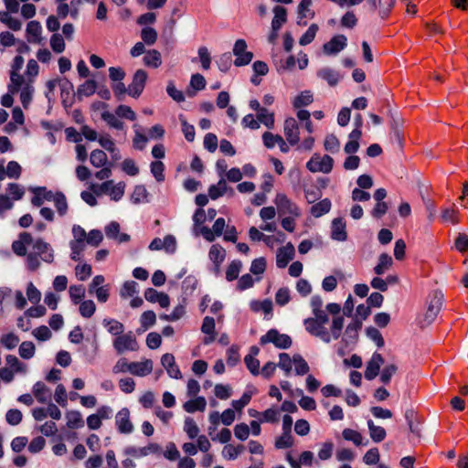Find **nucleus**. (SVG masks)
<instances>
[{"label": "nucleus", "mask_w": 468, "mask_h": 468, "mask_svg": "<svg viewBox=\"0 0 468 468\" xmlns=\"http://www.w3.org/2000/svg\"><path fill=\"white\" fill-rule=\"evenodd\" d=\"M329 317L324 310L314 314V317L306 318L303 321L306 331L320 338L324 343L329 344L332 339H338L344 327V317L335 316L332 319L330 330L325 327Z\"/></svg>", "instance_id": "obj_1"}, {"label": "nucleus", "mask_w": 468, "mask_h": 468, "mask_svg": "<svg viewBox=\"0 0 468 468\" xmlns=\"http://www.w3.org/2000/svg\"><path fill=\"white\" fill-rule=\"evenodd\" d=\"M39 258L47 263H51L54 261V250L51 245L42 239L33 240L32 251L27 255L26 259L27 270L37 271L40 266Z\"/></svg>", "instance_id": "obj_2"}, {"label": "nucleus", "mask_w": 468, "mask_h": 468, "mask_svg": "<svg viewBox=\"0 0 468 468\" xmlns=\"http://www.w3.org/2000/svg\"><path fill=\"white\" fill-rule=\"evenodd\" d=\"M112 346L118 355L128 351H137L139 349V344L133 331L127 333L123 332L118 337H114Z\"/></svg>", "instance_id": "obj_3"}, {"label": "nucleus", "mask_w": 468, "mask_h": 468, "mask_svg": "<svg viewBox=\"0 0 468 468\" xmlns=\"http://www.w3.org/2000/svg\"><path fill=\"white\" fill-rule=\"evenodd\" d=\"M334 166V159L328 155H321L314 154L310 160L306 163V168L312 173L329 174Z\"/></svg>", "instance_id": "obj_4"}, {"label": "nucleus", "mask_w": 468, "mask_h": 468, "mask_svg": "<svg viewBox=\"0 0 468 468\" xmlns=\"http://www.w3.org/2000/svg\"><path fill=\"white\" fill-rule=\"evenodd\" d=\"M444 303V296L441 291H433L428 297V308L424 315L426 324H431L440 313Z\"/></svg>", "instance_id": "obj_5"}, {"label": "nucleus", "mask_w": 468, "mask_h": 468, "mask_svg": "<svg viewBox=\"0 0 468 468\" xmlns=\"http://www.w3.org/2000/svg\"><path fill=\"white\" fill-rule=\"evenodd\" d=\"M261 345L272 343L276 347L287 349L292 346V339L288 335L280 334L277 329H270L260 338Z\"/></svg>", "instance_id": "obj_6"}, {"label": "nucleus", "mask_w": 468, "mask_h": 468, "mask_svg": "<svg viewBox=\"0 0 468 468\" xmlns=\"http://www.w3.org/2000/svg\"><path fill=\"white\" fill-rule=\"evenodd\" d=\"M274 203L277 206L280 214H288L293 217H300L301 215L298 206L289 199L283 193H278L276 195Z\"/></svg>", "instance_id": "obj_7"}, {"label": "nucleus", "mask_w": 468, "mask_h": 468, "mask_svg": "<svg viewBox=\"0 0 468 468\" xmlns=\"http://www.w3.org/2000/svg\"><path fill=\"white\" fill-rule=\"evenodd\" d=\"M147 72L144 69H137L133 77L131 84L128 86V94L133 98L139 97L147 80Z\"/></svg>", "instance_id": "obj_8"}, {"label": "nucleus", "mask_w": 468, "mask_h": 468, "mask_svg": "<svg viewBox=\"0 0 468 468\" xmlns=\"http://www.w3.org/2000/svg\"><path fill=\"white\" fill-rule=\"evenodd\" d=\"M115 425L120 433L130 434L133 431V424L130 420V411L122 408L115 416Z\"/></svg>", "instance_id": "obj_9"}, {"label": "nucleus", "mask_w": 468, "mask_h": 468, "mask_svg": "<svg viewBox=\"0 0 468 468\" xmlns=\"http://www.w3.org/2000/svg\"><path fill=\"white\" fill-rule=\"evenodd\" d=\"M29 191L33 194L31 204L37 207H41L45 201H52L55 195V193L45 186L30 187Z\"/></svg>", "instance_id": "obj_10"}, {"label": "nucleus", "mask_w": 468, "mask_h": 468, "mask_svg": "<svg viewBox=\"0 0 468 468\" xmlns=\"http://www.w3.org/2000/svg\"><path fill=\"white\" fill-rule=\"evenodd\" d=\"M284 135L291 145H295L300 141L299 125L296 120L289 117L284 121Z\"/></svg>", "instance_id": "obj_11"}, {"label": "nucleus", "mask_w": 468, "mask_h": 468, "mask_svg": "<svg viewBox=\"0 0 468 468\" xmlns=\"http://www.w3.org/2000/svg\"><path fill=\"white\" fill-rule=\"evenodd\" d=\"M347 45V38L344 35H336L324 44L323 50L326 55H335Z\"/></svg>", "instance_id": "obj_12"}, {"label": "nucleus", "mask_w": 468, "mask_h": 468, "mask_svg": "<svg viewBox=\"0 0 468 468\" xmlns=\"http://www.w3.org/2000/svg\"><path fill=\"white\" fill-rule=\"evenodd\" d=\"M295 255V249L291 242L280 248L276 255V265L280 269L285 268L288 263L293 259Z\"/></svg>", "instance_id": "obj_13"}, {"label": "nucleus", "mask_w": 468, "mask_h": 468, "mask_svg": "<svg viewBox=\"0 0 468 468\" xmlns=\"http://www.w3.org/2000/svg\"><path fill=\"white\" fill-rule=\"evenodd\" d=\"M384 364V358L381 354L375 352L370 360L367 364V368L365 371V378L367 380L374 379L378 374L380 370V367Z\"/></svg>", "instance_id": "obj_14"}, {"label": "nucleus", "mask_w": 468, "mask_h": 468, "mask_svg": "<svg viewBox=\"0 0 468 468\" xmlns=\"http://www.w3.org/2000/svg\"><path fill=\"white\" fill-rule=\"evenodd\" d=\"M225 226V219L223 218H218L215 221L212 229L207 227H202L200 229V233L207 241L212 242L215 240V236L222 235Z\"/></svg>", "instance_id": "obj_15"}, {"label": "nucleus", "mask_w": 468, "mask_h": 468, "mask_svg": "<svg viewBox=\"0 0 468 468\" xmlns=\"http://www.w3.org/2000/svg\"><path fill=\"white\" fill-rule=\"evenodd\" d=\"M161 364L165 368L168 376L172 378L179 379L182 378V373L176 364L175 356L172 354L166 353L161 357Z\"/></svg>", "instance_id": "obj_16"}, {"label": "nucleus", "mask_w": 468, "mask_h": 468, "mask_svg": "<svg viewBox=\"0 0 468 468\" xmlns=\"http://www.w3.org/2000/svg\"><path fill=\"white\" fill-rule=\"evenodd\" d=\"M33 244V238L28 232H22L19 234V239L15 240L12 244V250L17 256H26L27 246Z\"/></svg>", "instance_id": "obj_17"}, {"label": "nucleus", "mask_w": 468, "mask_h": 468, "mask_svg": "<svg viewBox=\"0 0 468 468\" xmlns=\"http://www.w3.org/2000/svg\"><path fill=\"white\" fill-rule=\"evenodd\" d=\"M144 298L150 303H158L162 308H166L170 304V298L166 293L160 292L153 288L145 290Z\"/></svg>", "instance_id": "obj_18"}, {"label": "nucleus", "mask_w": 468, "mask_h": 468, "mask_svg": "<svg viewBox=\"0 0 468 468\" xmlns=\"http://www.w3.org/2000/svg\"><path fill=\"white\" fill-rule=\"evenodd\" d=\"M331 238L337 241L346 240V222L342 218L333 219L331 225Z\"/></svg>", "instance_id": "obj_19"}, {"label": "nucleus", "mask_w": 468, "mask_h": 468, "mask_svg": "<svg viewBox=\"0 0 468 468\" xmlns=\"http://www.w3.org/2000/svg\"><path fill=\"white\" fill-rule=\"evenodd\" d=\"M313 4L312 0H302L297 8L298 20L297 24L299 26H305L306 21H303L304 18H314V12L311 10V5Z\"/></svg>", "instance_id": "obj_20"}, {"label": "nucleus", "mask_w": 468, "mask_h": 468, "mask_svg": "<svg viewBox=\"0 0 468 468\" xmlns=\"http://www.w3.org/2000/svg\"><path fill=\"white\" fill-rule=\"evenodd\" d=\"M153 370V362L151 359H145L141 362H131L130 373L138 376L145 377Z\"/></svg>", "instance_id": "obj_21"}, {"label": "nucleus", "mask_w": 468, "mask_h": 468, "mask_svg": "<svg viewBox=\"0 0 468 468\" xmlns=\"http://www.w3.org/2000/svg\"><path fill=\"white\" fill-rule=\"evenodd\" d=\"M201 331L206 335L203 340L205 345H210L215 341V320L213 317L206 316L203 319Z\"/></svg>", "instance_id": "obj_22"}, {"label": "nucleus", "mask_w": 468, "mask_h": 468, "mask_svg": "<svg viewBox=\"0 0 468 468\" xmlns=\"http://www.w3.org/2000/svg\"><path fill=\"white\" fill-rule=\"evenodd\" d=\"M33 395L39 403H46L51 399V390L43 382L37 381L33 386Z\"/></svg>", "instance_id": "obj_23"}, {"label": "nucleus", "mask_w": 468, "mask_h": 468, "mask_svg": "<svg viewBox=\"0 0 468 468\" xmlns=\"http://www.w3.org/2000/svg\"><path fill=\"white\" fill-rule=\"evenodd\" d=\"M42 27L39 22L32 20L27 26V40L30 43L39 44L41 42Z\"/></svg>", "instance_id": "obj_24"}, {"label": "nucleus", "mask_w": 468, "mask_h": 468, "mask_svg": "<svg viewBox=\"0 0 468 468\" xmlns=\"http://www.w3.org/2000/svg\"><path fill=\"white\" fill-rule=\"evenodd\" d=\"M102 325L107 329L108 333L114 337H118L124 332V325L122 323L113 318H104Z\"/></svg>", "instance_id": "obj_25"}, {"label": "nucleus", "mask_w": 468, "mask_h": 468, "mask_svg": "<svg viewBox=\"0 0 468 468\" xmlns=\"http://www.w3.org/2000/svg\"><path fill=\"white\" fill-rule=\"evenodd\" d=\"M367 423L371 440L377 443L383 441L387 436L386 430L376 425L371 419H368Z\"/></svg>", "instance_id": "obj_26"}, {"label": "nucleus", "mask_w": 468, "mask_h": 468, "mask_svg": "<svg viewBox=\"0 0 468 468\" xmlns=\"http://www.w3.org/2000/svg\"><path fill=\"white\" fill-rule=\"evenodd\" d=\"M206 399L204 397H197L186 401L183 405V409L188 413H194L196 411H204L206 410Z\"/></svg>", "instance_id": "obj_27"}, {"label": "nucleus", "mask_w": 468, "mask_h": 468, "mask_svg": "<svg viewBox=\"0 0 468 468\" xmlns=\"http://www.w3.org/2000/svg\"><path fill=\"white\" fill-rule=\"evenodd\" d=\"M317 76L325 80L330 86H335L340 80L339 73L328 67L319 69L317 71Z\"/></svg>", "instance_id": "obj_28"}, {"label": "nucleus", "mask_w": 468, "mask_h": 468, "mask_svg": "<svg viewBox=\"0 0 468 468\" xmlns=\"http://www.w3.org/2000/svg\"><path fill=\"white\" fill-rule=\"evenodd\" d=\"M274 16L271 21V28L274 30H280L282 25L287 20V10L281 5H276L273 8Z\"/></svg>", "instance_id": "obj_29"}, {"label": "nucleus", "mask_w": 468, "mask_h": 468, "mask_svg": "<svg viewBox=\"0 0 468 468\" xmlns=\"http://www.w3.org/2000/svg\"><path fill=\"white\" fill-rule=\"evenodd\" d=\"M189 86L190 89L187 90L186 93L189 97H194L196 95V91H199L205 89L206 80L199 73L193 74L191 76Z\"/></svg>", "instance_id": "obj_30"}, {"label": "nucleus", "mask_w": 468, "mask_h": 468, "mask_svg": "<svg viewBox=\"0 0 468 468\" xmlns=\"http://www.w3.org/2000/svg\"><path fill=\"white\" fill-rule=\"evenodd\" d=\"M210 261H212L217 268L224 261L226 257L225 250L219 244L211 246L208 253Z\"/></svg>", "instance_id": "obj_31"}, {"label": "nucleus", "mask_w": 468, "mask_h": 468, "mask_svg": "<svg viewBox=\"0 0 468 468\" xmlns=\"http://www.w3.org/2000/svg\"><path fill=\"white\" fill-rule=\"evenodd\" d=\"M331 206V201L328 198H324L319 201L318 203L313 205L311 207L310 213L314 218H320L330 211Z\"/></svg>", "instance_id": "obj_32"}, {"label": "nucleus", "mask_w": 468, "mask_h": 468, "mask_svg": "<svg viewBox=\"0 0 468 468\" xmlns=\"http://www.w3.org/2000/svg\"><path fill=\"white\" fill-rule=\"evenodd\" d=\"M392 258L388 253H382L378 257V262L374 267V272L377 275L384 274L392 265Z\"/></svg>", "instance_id": "obj_33"}, {"label": "nucleus", "mask_w": 468, "mask_h": 468, "mask_svg": "<svg viewBox=\"0 0 468 468\" xmlns=\"http://www.w3.org/2000/svg\"><path fill=\"white\" fill-rule=\"evenodd\" d=\"M97 90V83L93 80H88L78 87L77 96L80 100L82 97H89Z\"/></svg>", "instance_id": "obj_34"}, {"label": "nucleus", "mask_w": 468, "mask_h": 468, "mask_svg": "<svg viewBox=\"0 0 468 468\" xmlns=\"http://www.w3.org/2000/svg\"><path fill=\"white\" fill-rule=\"evenodd\" d=\"M54 202L55 207L57 209L58 214L60 217H64L69 209L67 198L62 192H56L54 195V198L52 199Z\"/></svg>", "instance_id": "obj_35"}, {"label": "nucleus", "mask_w": 468, "mask_h": 468, "mask_svg": "<svg viewBox=\"0 0 468 468\" xmlns=\"http://www.w3.org/2000/svg\"><path fill=\"white\" fill-rule=\"evenodd\" d=\"M144 63L147 67L154 69L158 68L162 63L160 52L156 49H151L147 51L144 57Z\"/></svg>", "instance_id": "obj_36"}, {"label": "nucleus", "mask_w": 468, "mask_h": 468, "mask_svg": "<svg viewBox=\"0 0 468 468\" xmlns=\"http://www.w3.org/2000/svg\"><path fill=\"white\" fill-rule=\"evenodd\" d=\"M314 101L313 94L310 90L302 91L292 101V105L296 109H300L304 106H308Z\"/></svg>", "instance_id": "obj_37"}, {"label": "nucleus", "mask_w": 468, "mask_h": 468, "mask_svg": "<svg viewBox=\"0 0 468 468\" xmlns=\"http://www.w3.org/2000/svg\"><path fill=\"white\" fill-rule=\"evenodd\" d=\"M292 361L294 364V371L295 374L298 376H303L306 375L309 370V365L305 361V359L299 354H295L292 356Z\"/></svg>", "instance_id": "obj_38"}, {"label": "nucleus", "mask_w": 468, "mask_h": 468, "mask_svg": "<svg viewBox=\"0 0 468 468\" xmlns=\"http://www.w3.org/2000/svg\"><path fill=\"white\" fill-rule=\"evenodd\" d=\"M116 113H112L110 112H103L101 113V119L107 122V124L114 129L122 130L124 128V123L119 119Z\"/></svg>", "instance_id": "obj_39"}, {"label": "nucleus", "mask_w": 468, "mask_h": 468, "mask_svg": "<svg viewBox=\"0 0 468 468\" xmlns=\"http://www.w3.org/2000/svg\"><path fill=\"white\" fill-rule=\"evenodd\" d=\"M67 426L69 429H78L84 426V420L80 411H70L67 414Z\"/></svg>", "instance_id": "obj_40"}, {"label": "nucleus", "mask_w": 468, "mask_h": 468, "mask_svg": "<svg viewBox=\"0 0 468 468\" xmlns=\"http://www.w3.org/2000/svg\"><path fill=\"white\" fill-rule=\"evenodd\" d=\"M242 268V262L239 260L232 261L227 268L226 279L229 282H232L239 277L240 270Z\"/></svg>", "instance_id": "obj_41"}, {"label": "nucleus", "mask_w": 468, "mask_h": 468, "mask_svg": "<svg viewBox=\"0 0 468 468\" xmlns=\"http://www.w3.org/2000/svg\"><path fill=\"white\" fill-rule=\"evenodd\" d=\"M107 154L102 150H93L90 153V162L94 167H102L107 163Z\"/></svg>", "instance_id": "obj_42"}, {"label": "nucleus", "mask_w": 468, "mask_h": 468, "mask_svg": "<svg viewBox=\"0 0 468 468\" xmlns=\"http://www.w3.org/2000/svg\"><path fill=\"white\" fill-rule=\"evenodd\" d=\"M257 119L259 122H261L269 129H272L274 127V113H270L266 108H262L258 112Z\"/></svg>", "instance_id": "obj_43"}, {"label": "nucleus", "mask_w": 468, "mask_h": 468, "mask_svg": "<svg viewBox=\"0 0 468 468\" xmlns=\"http://www.w3.org/2000/svg\"><path fill=\"white\" fill-rule=\"evenodd\" d=\"M6 364L12 368L16 373H23L27 372V365L18 360L16 356L7 355L5 357Z\"/></svg>", "instance_id": "obj_44"}, {"label": "nucleus", "mask_w": 468, "mask_h": 468, "mask_svg": "<svg viewBox=\"0 0 468 468\" xmlns=\"http://www.w3.org/2000/svg\"><path fill=\"white\" fill-rule=\"evenodd\" d=\"M71 302L78 304L85 297V288L82 284L71 285L69 289Z\"/></svg>", "instance_id": "obj_45"}, {"label": "nucleus", "mask_w": 468, "mask_h": 468, "mask_svg": "<svg viewBox=\"0 0 468 468\" xmlns=\"http://www.w3.org/2000/svg\"><path fill=\"white\" fill-rule=\"evenodd\" d=\"M36 347L33 342L24 341L19 346V356L24 359H30L34 356Z\"/></svg>", "instance_id": "obj_46"}, {"label": "nucleus", "mask_w": 468, "mask_h": 468, "mask_svg": "<svg viewBox=\"0 0 468 468\" xmlns=\"http://www.w3.org/2000/svg\"><path fill=\"white\" fill-rule=\"evenodd\" d=\"M342 435L346 441H352L356 446L363 444V437L357 431L346 428L343 431Z\"/></svg>", "instance_id": "obj_47"}, {"label": "nucleus", "mask_w": 468, "mask_h": 468, "mask_svg": "<svg viewBox=\"0 0 468 468\" xmlns=\"http://www.w3.org/2000/svg\"><path fill=\"white\" fill-rule=\"evenodd\" d=\"M156 322V315L153 311H145L140 317V324L143 331L152 327Z\"/></svg>", "instance_id": "obj_48"}, {"label": "nucleus", "mask_w": 468, "mask_h": 468, "mask_svg": "<svg viewBox=\"0 0 468 468\" xmlns=\"http://www.w3.org/2000/svg\"><path fill=\"white\" fill-rule=\"evenodd\" d=\"M319 27L316 24H312L306 32L300 37L299 44L301 46H306L312 43L316 36Z\"/></svg>", "instance_id": "obj_49"}, {"label": "nucleus", "mask_w": 468, "mask_h": 468, "mask_svg": "<svg viewBox=\"0 0 468 468\" xmlns=\"http://www.w3.org/2000/svg\"><path fill=\"white\" fill-rule=\"evenodd\" d=\"M79 310L82 317L90 318L94 314L96 305L92 300H86L80 303Z\"/></svg>", "instance_id": "obj_50"}, {"label": "nucleus", "mask_w": 468, "mask_h": 468, "mask_svg": "<svg viewBox=\"0 0 468 468\" xmlns=\"http://www.w3.org/2000/svg\"><path fill=\"white\" fill-rule=\"evenodd\" d=\"M151 173L157 182L165 181V165L163 162L156 160L151 163Z\"/></svg>", "instance_id": "obj_51"}, {"label": "nucleus", "mask_w": 468, "mask_h": 468, "mask_svg": "<svg viewBox=\"0 0 468 468\" xmlns=\"http://www.w3.org/2000/svg\"><path fill=\"white\" fill-rule=\"evenodd\" d=\"M292 357H291L289 354L281 353L279 355V363L276 366L283 370L286 376H289L292 371Z\"/></svg>", "instance_id": "obj_52"}, {"label": "nucleus", "mask_w": 468, "mask_h": 468, "mask_svg": "<svg viewBox=\"0 0 468 468\" xmlns=\"http://www.w3.org/2000/svg\"><path fill=\"white\" fill-rule=\"evenodd\" d=\"M184 431H186V433L187 434V436L190 439L197 438L198 436V432H199V429H198L197 423L190 417H186L185 420Z\"/></svg>", "instance_id": "obj_53"}, {"label": "nucleus", "mask_w": 468, "mask_h": 468, "mask_svg": "<svg viewBox=\"0 0 468 468\" xmlns=\"http://www.w3.org/2000/svg\"><path fill=\"white\" fill-rule=\"evenodd\" d=\"M293 444V438L292 432L282 431V434L276 440L275 447L277 449H287Z\"/></svg>", "instance_id": "obj_54"}, {"label": "nucleus", "mask_w": 468, "mask_h": 468, "mask_svg": "<svg viewBox=\"0 0 468 468\" xmlns=\"http://www.w3.org/2000/svg\"><path fill=\"white\" fill-rule=\"evenodd\" d=\"M148 192L144 186H136L132 194L131 199L133 203L139 204L147 201Z\"/></svg>", "instance_id": "obj_55"}, {"label": "nucleus", "mask_w": 468, "mask_h": 468, "mask_svg": "<svg viewBox=\"0 0 468 468\" xmlns=\"http://www.w3.org/2000/svg\"><path fill=\"white\" fill-rule=\"evenodd\" d=\"M141 37L147 45H154L157 39V32L153 27H144L141 31Z\"/></svg>", "instance_id": "obj_56"}, {"label": "nucleus", "mask_w": 468, "mask_h": 468, "mask_svg": "<svg viewBox=\"0 0 468 468\" xmlns=\"http://www.w3.org/2000/svg\"><path fill=\"white\" fill-rule=\"evenodd\" d=\"M11 84L8 86V90L11 93L17 92L24 82V78L16 71H11L10 74Z\"/></svg>", "instance_id": "obj_57"}, {"label": "nucleus", "mask_w": 468, "mask_h": 468, "mask_svg": "<svg viewBox=\"0 0 468 468\" xmlns=\"http://www.w3.org/2000/svg\"><path fill=\"white\" fill-rule=\"evenodd\" d=\"M50 47L56 53H62L65 50V41L60 34L55 33L50 38Z\"/></svg>", "instance_id": "obj_58"}, {"label": "nucleus", "mask_w": 468, "mask_h": 468, "mask_svg": "<svg viewBox=\"0 0 468 468\" xmlns=\"http://www.w3.org/2000/svg\"><path fill=\"white\" fill-rule=\"evenodd\" d=\"M27 296L30 303L37 304L41 300V292L33 284V282H28L27 287Z\"/></svg>", "instance_id": "obj_59"}, {"label": "nucleus", "mask_w": 468, "mask_h": 468, "mask_svg": "<svg viewBox=\"0 0 468 468\" xmlns=\"http://www.w3.org/2000/svg\"><path fill=\"white\" fill-rule=\"evenodd\" d=\"M0 19L2 22L6 24V26L14 30L17 31L21 29L22 23L17 18L10 16L7 13L1 14L0 13Z\"/></svg>", "instance_id": "obj_60"}, {"label": "nucleus", "mask_w": 468, "mask_h": 468, "mask_svg": "<svg viewBox=\"0 0 468 468\" xmlns=\"http://www.w3.org/2000/svg\"><path fill=\"white\" fill-rule=\"evenodd\" d=\"M250 307L254 312L262 311L264 314H271L272 311V303L269 300L264 301H253L250 303Z\"/></svg>", "instance_id": "obj_61"}, {"label": "nucleus", "mask_w": 468, "mask_h": 468, "mask_svg": "<svg viewBox=\"0 0 468 468\" xmlns=\"http://www.w3.org/2000/svg\"><path fill=\"white\" fill-rule=\"evenodd\" d=\"M115 113L118 117L125 118L130 121H134L136 119L135 112L127 105H119L115 110Z\"/></svg>", "instance_id": "obj_62"}, {"label": "nucleus", "mask_w": 468, "mask_h": 468, "mask_svg": "<svg viewBox=\"0 0 468 468\" xmlns=\"http://www.w3.org/2000/svg\"><path fill=\"white\" fill-rule=\"evenodd\" d=\"M324 149L332 154L338 152L340 143L337 137L334 134H329L324 139Z\"/></svg>", "instance_id": "obj_63"}, {"label": "nucleus", "mask_w": 468, "mask_h": 468, "mask_svg": "<svg viewBox=\"0 0 468 468\" xmlns=\"http://www.w3.org/2000/svg\"><path fill=\"white\" fill-rule=\"evenodd\" d=\"M358 338V333L354 331L352 328L346 327L342 337V343L346 347L354 346Z\"/></svg>", "instance_id": "obj_64"}]
</instances>
